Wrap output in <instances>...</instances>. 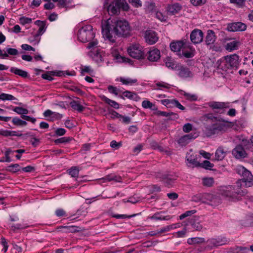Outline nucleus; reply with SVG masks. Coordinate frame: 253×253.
Wrapping results in <instances>:
<instances>
[{
	"instance_id": "f8f14e48",
	"label": "nucleus",
	"mask_w": 253,
	"mask_h": 253,
	"mask_svg": "<svg viewBox=\"0 0 253 253\" xmlns=\"http://www.w3.org/2000/svg\"><path fill=\"white\" fill-rule=\"evenodd\" d=\"M246 29L247 25L241 22L229 23L227 26L228 30L231 32L244 31Z\"/></svg>"
},
{
	"instance_id": "c03bdc74",
	"label": "nucleus",
	"mask_w": 253,
	"mask_h": 253,
	"mask_svg": "<svg viewBox=\"0 0 253 253\" xmlns=\"http://www.w3.org/2000/svg\"><path fill=\"white\" fill-rule=\"evenodd\" d=\"M120 9L122 8L124 11H127L129 9L128 4L126 0H119Z\"/></svg>"
},
{
	"instance_id": "39448f33",
	"label": "nucleus",
	"mask_w": 253,
	"mask_h": 253,
	"mask_svg": "<svg viewBox=\"0 0 253 253\" xmlns=\"http://www.w3.org/2000/svg\"><path fill=\"white\" fill-rule=\"evenodd\" d=\"M209 106L211 108L215 113H224L225 109L229 107V103L211 101L209 103Z\"/></svg>"
},
{
	"instance_id": "bb28decb",
	"label": "nucleus",
	"mask_w": 253,
	"mask_h": 253,
	"mask_svg": "<svg viewBox=\"0 0 253 253\" xmlns=\"http://www.w3.org/2000/svg\"><path fill=\"white\" fill-rule=\"evenodd\" d=\"M10 72L23 78H26L28 77V74L26 71L15 67H11L10 68Z\"/></svg>"
},
{
	"instance_id": "58836bf2",
	"label": "nucleus",
	"mask_w": 253,
	"mask_h": 253,
	"mask_svg": "<svg viewBox=\"0 0 253 253\" xmlns=\"http://www.w3.org/2000/svg\"><path fill=\"white\" fill-rule=\"evenodd\" d=\"M69 174L73 177H78L79 173V169L77 167H73L68 170Z\"/></svg>"
},
{
	"instance_id": "4c0bfd02",
	"label": "nucleus",
	"mask_w": 253,
	"mask_h": 253,
	"mask_svg": "<svg viewBox=\"0 0 253 253\" xmlns=\"http://www.w3.org/2000/svg\"><path fill=\"white\" fill-rule=\"evenodd\" d=\"M149 218L151 219H155V220H169L170 219V217L169 215L166 216H162L160 215V213L157 212L155 213L153 215L149 217Z\"/></svg>"
},
{
	"instance_id": "f257e3e1",
	"label": "nucleus",
	"mask_w": 253,
	"mask_h": 253,
	"mask_svg": "<svg viewBox=\"0 0 253 253\" xmlns=\"http://www.w3.org/2000/svg\"><path fill=\"white\" fill-rule=\"evenodd\" d=\"M106 21L102 24L103 36L112 43L116 42V36L126 37L129 34L130 26L125 20H116L113 22Z\"/></svg>"
},
{
	"instance_id": "13d9d810",
	"label": "nucleus",
	"mask_w": 253,
	"mask_h": 253,
	"mask_svg": "<svg viewBox=\"0 0 253 253\" xmlns=\"http://www.w3.org/2000/svg\"><path fill=\"white\" fill-rule=\"evenodd\" d=\"M55 214L58 217L66 216V213L65 211L61 209L56 210L55 211Z\"/></svg>"
},
{
	"instance_id": "3c124183",
	"label": "nucleus",
	"mask_w": 253,
	"mask_h": 253,
	"mask_svg": "<svg viewBox=\"0 0 253 253\" xmlns=\"http://www.w3.org/2000/svg\"><path fill=\"white\" fill-rule=\"evenodd\" d=\"M156 17L161 21H166L167 19V17L160 11L156 13Z\"/></svg>"
},
{
	"instance_id": "f03ea898",
	"label": "nucleus",
	"mask_w": 253,
	"mask_h": 253,
	"mask_svg": "<svg viewBox=\"0 0 253 253\" xmlns=\"http://www.w3.org/2000/svg\"><path fill=\"white\" fill-rule=\"evenodd\" d=\"M241 181L237 183L236 186H229L221 191V195L228 198L229 200H238L241 196H243L246 194V191L240 188Z\"/></svg>"
},
{
	"instance_id": "9d476101",
	"label": "nucleus",
	"mask_w": 253,
	"mask_h": 253,
	"mask_svg": "<svg viewBox=\"0 0 253 253\" xmlns=\"http://www.w3.org/2000/svg\"><path fill=\"white\" fill-rule=\"evenodd\" d=\"M203 37V32L200 29H195L191 32V42L194 44L201 43Z\"/></svg>"
},
{
	"instance_id": "c9c22d12",
	"label": "nucleus",
	"mask_w": 253,
	"mask_h": 253,
	"mask_svg": "<svg viewBox=\"0 0 253 253\" xmlns=\"http://www.w3.org/2000/svg\"><path fill=\"white\" fill-rule=\"evenodd\" d=\"M6 170L11 172L15 173L20 170V166L18 164H12L8 166Z\"/></svg>"
},
{
	"instance_id": "774afa93",
	"label": "nucleus",
	"mask_w": 253,
	"mask_h": 253,
	"mask_svg": "<svg viewBox=\"0 0 253 253\" xmlns=\"http://www.w3.org/2000/svg\"><path fill=\"white\" fill-rule=\"evenodd\" d=\"M238 253H246L249 251L247 247H239L237 248Z\"/></svg>"
},
{
	"instance_id": "69168bd1",
	"label": "nucleus",
	"mask_w": 253,
	"mask_h": 253,
	"mask_svg": "<svg viewBox=\"0 0 253 253\" xmlns=\"http://www.w3.org/2000/svg\"><path fill=\"white\" fill-rule=\"evenodd\" d=\"M55 7V5L50 2H47L46 3L44 4V8L45 9L50 10L52 9Z\"/></svg>"
},
{
	"instance_id": "6ab92c4d",
	"label": "nucleus",
	"mask_w": 253,
	"mask_h": 253,
	"mask_svg": "<svg viewBox=\"0 0 253 253\" xmlns=\"http://www.w3.org/2000/svg\"><path fill=\"white\" fill-rule=\"evenodd\" d=\"M242 177L243 178L241 180L245 182L246 185L251 186L252 185H253V175L247 169L244 172Z\"/></svg>"
},
{
	"instance_id": "09e8293b",
	"label": "nucleus",
	"mask_w": 253,
	"mask_h": 253,
	"mask_svg": "<svg viewBox=\"0 0 253 253\" xmlns=\"http://www.w3.org/2000/svg\"><path fill=\"white\" fill-rule=\"evenodd\" d=\"M7 54H8V55L9 54L10 55H17L18 54L19 52L18 51L16 48H7L6 49Z\"/></svg>"
},
{
	"instance_id": "393cba45",
	"label": "nucleus",
	"mask_w": 253,
	"mask_h": 253,
	"mask_svg": "<svg viewBox=\"0 0 253 253\" xmlns=\"http://www.w3.org/2000/svg\"><path fill=\"white\" fill-rule=\"evenodd\" d=\"M181 9V6L178 3L169 5L168 7V11L171 14H174L178 13Z\"/></svg>"
},
{
	"instance_id": "412c9836",
	"label": "nucleus",
	"mask_w": 253,
	"mask_h": 253,
	"mask_svg": "<svg viewBox=\"0 0 253 253\" xmlns=\"http://www.w3.org/2000/svg\"><path fill=\"white\" fill-rule=\"evenodd\" d=\"M119 97L123 99H125V97H126L135 101H137L139 99V97L136 93L128 90L124 91L122 95H120Z\"/></svg>"
},
{
	"instance_id": "1a4fd4ad",
	"label": "nucleus",
	"mask_w": 253,
	"mask_h": 253,
	"mask_svg": "<svg viewBox=\"0 0 253 253\" xmlns=\"http://www.w3.org/2000/svg\"><path fill=\"white\" fill-rule=\"evenodd\" d=\"M107 4H105L104 6L106 7L107 11L110 15L118 14L120 13L119 0H113L108 5Z\"/></svg>"
},
{
	"instance_id": "4d7b16f0",
	"label": "nucleus",
	"mask_w": 253,
	"mask_h": 253,
	"mask_svg": "<svg viewBox=\"0 0 253 253\" xmlns=\"http://www.w3.org/2000/svg\"><path fill=\"white\" fill-rule=\"evenodd\" d=\"M246 170V169L242 166H239L236 169V172L242 176Z\"/></svg>"
},
{
	"instance_id": "a211bd4d",
	"label": "nucleus",
	"mask_w": 253,
	"mask_h": 253,
	"mask_svg": "<svg viewBox=\"0 0 253 253\" xmlns=\"http://www.w3.org/2000/svg\"><path fill=\"white\" fill-rule=\"evenodd\" d=\"M216 37L215 33L211 30L207 31L205 38V42L207 45H212L216 40Z\"/></svg>"
},
{
	"instance_id": "ddd939ff",
	"label": "nucleus",
	"mask_w": 253,
	"mask_h": 253,
	"mask_svg": "<svg viewBox=\"0 0 253 253\" xmlns=\"http://www.w3.org/2000/svg\"><path fill=\"white\" fill-rule=\"evenodd\" d=\"M127 52L129 55L134 58L140 59L144 58L143 52L135 46H129L127 49Z\"/></svg>"
},
{
	"instance_id": "e433bc0d",
	"label": "nucleus",
	"mask_w": 253,
	"mask_h": 253,
	"mask_svg": "<svg viewBox=\"0 0 253 253\" xmlns=\"http://www.w3.org/2000/svg\"><path fill=\"white\" fill-rule=\"evenodd\" d=\"M0 100H2L3 101L14 100H17V99L11 94L2 93L0 94Z\"/></svg>"
},
{
	"instance_id": "7c9ffc66",
	"label": "nucleus",
	"mask_w": 253,
	"mask_h": 253,
	"mask_svg": "<svg viewBox=\"0 0 253 253\" xmlns=\"http://www.w3.org/2000/svg\"><path fill=\"white\" fill-rule=\"evenodd\" d=\"M183 225L184 226L183 229L182 230L176 232V234L178 237L182 238L185 237L186 234L188 231V229L187 228V226H188L189 221H188L187 222H183Z\"/></svg>"
},
{
	"instance_id": "49530a36",
	"label": "nucleus",
	"mask_w": 253,
	"mask_h": 253,
	"mask_svg": "<svg viewBox=\"0 0 253 253\" xmlns=\"http://www.w3.org/2000/svg\"><path fill=\"white\" fill-rule=\"evenodd\" d=\"M20 23L23 25L26 24H29L32 22V19L28 17L23 16L19 18Z\"/></svg>"
},
{
	"instance_id": "423d86ee",
	"label": "nucleus",
	"mask_w": 253,
	"mask_h": 253,
	"mask_svg": "<svg viewBox=\"0 0 253 253\" xmlns=\"http://www.w3.org/2000/svg\"><path fill=\"white\" fill-rule=\"evenodd\" d=\"M239 56L236 54L227 55L224 57V61H223V63L225 64L227 69L237 68L239 64Z\"/></svg>"
},
{
	"instance_id": "72a5a7b5",
	"label": "nucleus",
	"mask_w": 253,
	"mask_h": 253,
	"mask_svg": "<svg viewBox=\"0 0 253 253\" xmlns=\"http://www.w3.org/2000/svg\"><path fill=\"white\" fill-rule=\"evenodd\" d=\"M199 166L201 168L210 170L211 169V168L214 167V165L212 163L207 160L204 161L202 163H199Z\"/></svg>"
},
{
	"instance_id": "20e7f679",
	"label": "nucleus",
	"mask_w": 253,
	"mask_h": 253,
	"mask_svg": "<svg viewBox=\"0 0 253 253\" xmlns=\"http://www.w3.org/2000/svg\"><path fill=\"white\" fill-rule=\"evenodd\" d=\"M94 37L95 33L93 31V28L91 25H85L78 31V39L82 42H89L93 40Z\"/></svg>"
},
{
	"instance_id": "473e14b6",
	"label": "nucleus",
	"mask_w": 253,
	"mask_h": 253,
	"mask_svg": "<svg viewBox=\"0 0 253 253\" xmlns=\"http://www.w3.org/2000/svg\"><path fill=\"white\" fill-rule=\"evenodd\" d=\"M166 66L172 69L176 67L173 60L170 57H167L164 60Z\"/></svg>"
},
{
	"instance_id": "bf43d9fd",
	"label": "nucleus",
	"mask_w": 253,
	"mask_h": 253,
	"mask_svg": "<svg viewBox=\"0 0 253 253\" xmlns=\"http://www.w3.org/2000/svg\"><path fill=\"white\" fill-rule=\"evenodd\" d=\"M200 154L202 155L204 158L208 160L211 159V156L212 154L209 152H207L204 150H201L200 152Z\"/></svg>"
},
{
	"instance_id": "f3484780",
	"label": "nucleus",
	"mask_w": 253,
	"mask_h": 253,
	"mask_svg": "<svg viewBox=\"0 0 253 253\" xmlns=\"http://www.w3.org/2000/svg\"><path fill=\"white\" fill-rule=\"evenodd\" d=\"M201 222V220L199 216L196 215L191 216V229L196 231H200L203 228Z\"/></svg>"
},
{
	"instance_id": "864d4df0",
	"label": "nucleus",
	"mask_w": 253,
	"mask_h": 253,
	"mask_svg": "<svg viewBox=\"0 0 253 253\" xmlns=\"http://www.w3.org/2000/svg\"><path fill=\"white\" fill-rule=\"evenodd\" d=\"M206 0H191V3L194 6L202 5L205 3Z\"/></svg>"
},
{
	"instance_id": "9b49d317",
	"label": "nucleus",
	"mask_w": 253,
	"mask_h": 253,
	"mask_svg": "<svg viewBox=\"0 0 253 253\" xmlns=\"http://www.w3.org/2000/svg\"><path fill=\"white\" fill-rule=\"evenodd\" d=\"M144 38L146 42L150 45L155 43L159 39L157 33L150 30L145 31Z\"/></svg>"
},
{
	"instance_id": "aec40b11",
	"label": "nucleus",
	"mask_w": 253,
	"mask_h": 253,
	"mask_svg": "<svg viewBox=\"0 0 253 253\" xmlns=\"http://www.w3.org/2000/svg\"><path fill=\"white\" fill-rule=\"evenodd\" d=\"M227 240L225 238L218 237L216 239H211L208 241L210 245L217 247L222 246L226 244Z\"/></svg>"
},
{
	"instance_id": "6e6d98bb",
	"label": "nucleus",
	"mask_w": 253,
	"mask_h": 253,
	"mask_svg": "<svg viewBox=\"0 0 253 253\" xmlns=\"http://www.w3.org/2000/svg\"><path fill=\"white\" fill-rule=\"evenodd\" d=\"M171 104L180 110H183L184 109V107L176 100H171Z\"/></svg>"
},
{
	"instance_id": "8fccbe9b",
	"label": "nucleus",
	"mask_w": 253,
	"mask_h": 253,
	"mask_svg": "<svg viewBox=\"0 0 253 253\" xmlns=\"http://www.w3.org/2000/svg\"><path fill=\"white\" fill-rule=\"evenodd\" d=\"M108 89L109 91L115 95H117L121 91L118 89L116 87H114L112 85H109L108 86Z\"/></svg>"
},
{
	"instance_id": "2f4dec72",
	"label": "nucleus",
	"mask_w": 253,
	"mask_h": 253,
	"mask_svg": "<svg viewBox=\"0 0 253 253\" xmlns=\"http://www.w3.org/2000/svg\"><path fill=\"white\" fill-rule=\"evenodd\" d=\"M71 107L80 112L83 111L84 107L81 105L78 101L73 100L70 102Z\"/></svg>"
},
{
	"instance_id": "a878e982",
	"label": "nucleus",
	"mask_w": 253,
	"mask_h": 253,
	"mask_svg": "<svg viewBox=\"0 0 253 253\" xmlns=\"http://www.w3.org/2000/svg\"><path fill=\"white\" fill-rule=\"evenodd\" d=\"M101 99L104 101L106 103L110 105L111 107L115 109L119 108V104L116 101L110 99L105 95H102L100 96Z\"/></svg>"
},
{
	"instance_id": "4be33fe9",
	"label": "nucleus",
	"mask_w": 253,
	"mask_h": 253,
	"mask_svg": "<svg viewBox=\"0 0 253 253\" xmlns=\"http://www.w3.org/2000/svg\"><path fill=\"white\" fill-rule=\"evenodd\" d=\"M176 179V176L172 174H167L164 176L163 181L167 186H172L175 180Z\"/></svg>"
},
{
	"instance_id": "0e129e2a",
	"label": "nucleus",
	"mask_w": 253,
	"mask_h": 253,
	"mask_svg": "<svg viewBox=\"0 0 253 253\" xmlns=\"http://www.w3.org/2000/svg\"><path fill=\"white\" fill-rule=\"evenodd\" d=\"M152 103L148 100H144L142 103V106L143 108L148 109L152 107Z\"/></svg>"
},
{
	"instance_id": "5701e85b",
	"label": "nucleus",
	"mask_w": 253,
	"mask_h": 253,
	"mask_svg": "<svg viewBox=\"0 0 253 253\" xmlns=\"http://www.w3.org/2000/svg\"><path fill=\"white\" fill-rule=\"evenodd\" d=\"M35 23L39 27L37 33L35 35V37H37L41 35L45 32L46 22L45 21L37 20Z\"/></svg>"
},
{
	"instance_id": "a19ab883",
	"label": "nucleus",
	"mask_w": 253,
	"mask_h": 253,
	"mask_svg": "<svg viewBox=\"0 0 253 253\" xmlns=\"http://www.w3.org/2000/svg\"><path fill=\"white\" fill-rule=\"evenodd\" d=\"M12 123L16 126H25L27 123L26 121H23L17 117L13 118L12 119Z\"/></svg>"
},
{
	"instance_id": "052dcab7",
	"label": "nucleus",
	"mask_w": 253,
	"mask_h": 253,
	"mask_svg": "<svg viewBox=\"0 0 253 253\" xmlns=\"http://www.w3.org/2000/svg\"><path fill=\"white\" fill-rule=\"evenodd\" d=\"M120 120H122V122L126 124H128L130 123L131 121V118L127 116H124L122 115V117H120L119 118Z\"/></svg>"
},
{
	"instance_id": "cd10ccee",
	"label": "nucleus",
	"mask_w": 253,
	"mask_h": 253,
	"mask_svg": "<svg viewBox=\"0 0 253 253\" xmlns=\"http://www.w3.org/2000/svg\"><path fill=\"white\" fill-rule=\"evenodd\" d=\"M240 45V42L237 41H233L228 42L226 45V49L229 51L237 49Z\"/></svg>"
},
{
	"instance_id": "37998d69",
	"label": "nucleus",
	"mask_w": 253,
	"mask_h": 253,
	"mask_svg": "<svg viewBox=\"0 0 253 253\" xmlns=\"http://www.w3.org/2000/svg\"><path fill=\"white\" fill-rule=\"evenodd\" d=\"M205 242V239L203 238L193 237L191 238V245L192 244H200Z\"/></svg>"
},
{
	"instance_id": "4468645a",
	"label": "nucleus",
	"mask_w": 253,
	"mask_h": 253,
	"mask_svg": "<svg viewBox=\"0 0 253 253\" xmlns=\"http://www.w3.org/2000/svg\"><path fill=\"white\" fill-rule=\"evenodd\" d=\"M80 228L76 226H60L55 229L57 232H61L64 233H76L80 231Z\"/></svg>"
},
{
	"instance_id": "338daca9",
	"label": "nucleus",
	"mask_w": 253,
	"mask_h": 253,
	"mask_svg": "<svg viewBox=\"0 0 253 253\" xmlns=\"http://www.w3.org/2000/svg\"><path fill=\"white\" fill-rule=\"evenodd\" d=\"M178 118V115L173 112H169V115L168 117V120H175L177 119Z\"/></svg>"
},
{
	"instance_id": "e2e57ef3",
	"label": "nucleus",
	"mask_w": 253,
	"mask_h": 253,
	"mask_svg": "<svg viewBox=\"0 0 253 253\" xmlns=\"http://www.w3.org/2000/svg\"><path fill=\"white\" fill-rule=\"evenodd\" d=\"M230 1L234 4H236L239 6H242L245 4V0H230Z\"/></svg>"
},
{
	"instance_id": "2eb2a0df",
	"label": "nucleus",
	"mask_w": 253,
	"mask_h": 253,
	"mask_svg": "<svg viewBox=\"0 0 253 253\" xmlns=\"http://www.w3.org/2000/svg\"><path fill=\"white\" fill-rule=\"evenodd\" d=\"M232 154L237 159L244 158L247 154L241 144L238 145L232 151Z\"/></svg>"
},
{
	"instance_id": "680f3d73",
	"label": "nucleus",
	"mask_w": 253,
	"mask_h": 253,
	"mask_svg": "<svg viewBox=\"0 0 253 253\" xmlns=\"http://www.w3.org/2000/svg\"><path fill=\"white\" fill-rule=\"evenodd\" d=\"M97 43H98V42H97V40L96 39H93L91 41H89V42L88 43L87 47L88 49L93 48L94 47L96 46Z\"/></svg>"
},
{
	"instance_id": "b1692460",
	"label": "nucleus",
	"mask_w": 253,
	"mask_h": 253,
	"mask_svg": "<svg viewBox=\"0 0 253 253\" xmlns=\"http://www.w3.org/2000/svg\"><path fill=\"white\" fill-rule=\"evenodd\" d=\"M226 156V152L221 147H219L215 151V158L211 159L212 161H221Z\"/></svg>"
},
{
	"instance_id": "603ef678",
	"label": "nucleus",
	"mask_w": 253,
	"mask_h": 253,
	"mask_svg": "<svg viewBox=\"0 0 253 253\" xmlns=\"http://www.w3.org/2000/svg\"><path fill=\"white\" fill-rule=\"evenodd\" d=\"M52 75L51 74V71L50 72H46V73L43 74L42 75V77L45 80H48L49 81H51L53 80V78H52Z\"/></svg>"
},
{
	"instance_id": "c85d7f7f",
	"label": "nucleus",
	"mask_w": 253,
	"mask_h": 253,
	"mask_svg": "<svg viewBox=\"0 0 253 253\" xmlns=\"http://www.w3.org/2000/svg\"><path fill=\"white\" fill-rule=\"evenodd\" d=\"M179 70V75L180 77L182 78H187L189 77L190 71L188 68L184 67L183 66H180Z\"/></svg>"
},
{
	"instance_id": "ea45409f",
	"label": "nucleus",
	"mask_w": 253,
	"mask_h": 253,
	"mask_svg": "<svg viewBox=\"0 0 253 253\" xmlns=\"http://www.w3.org/2000/svg\"><path fill=\"white\" fill-rule=\"evenodd\" d=\"M13 111L17 113L18 114L21 115L22 116L24 115L25 114H27L29 112L27 109H25L20 107H15L13 109Z\"/></svg>"
},
{
	"instance_id": "7ed1b4c3",
	"label": "nucleus",
	"mask_w": 253,
	"mask_h": 253,
	"mask_svg": "<svg viewBox=\"0 0 253 253\" xmlns=\"http://www.w3.org/2000/svg\"><path fill=\"white\" fill-rule=\"evenodd\" d=\"M189 45L187 41H178L171 42L170 44L171 50L174 52H177L179 57L190 58V51L186 50L189 48Z\"/></svg>"
},
{
	"instance_id": "79ce46f5",
	"label": "nucleus",
	"mask_w": 253,
	"mask_h": 253,
	"mask_svg": "<svg viewBox=\"0 0 253 253\" xmlns=\"http://www.w3.org/2000/svg\"><path fill=\"white\" fill-rule=\"evenodd\" d=\"M191 201L195 203H203V194L198 193L194 195Z\"/></svg>"
},
{
	"instance_id": "dca6fc26",
	"label": "nucleus",
	"mask_w": 253,
	"mask_h": 253,
	"mask_svg": "<svg viewBox=\"0 0 253 253\" xmlns=\"http://www.w3.org/2000/svg\"><path fill=\"white\" fill-rule=\"evenodd\" d=\"M147 54V59L151 62H157L161 57L160 51L157 48L150 49Z\"/></svg>"
},
{
	"instance_id": "f704fd0d",
	"label": "nucleus",
	"mask_w": 253,
	"mask_h": 253,
	"mask_svg": "<svg viewBox=\"0 0 253 253\" xmlns=\"http://www.w3.org/2000/svg\"><path fill=\"white\" fill-rule=\"evenodd\" d=\"M120 81L122 83L124 84L128 85L130 84L132 85L133 84H135L137 83V80L136 79H131L130 78H127L125 79L124 78L121 77L120 78Z\"/></svg>"
},
{
	"instance_id": "a18cd8bd",
	"label": "nucleus",
	"mask_w": 253,
	"mask_h": 253,
	"mask_svg": "<svg viewBox=\"0 0 253 253\" xmlns=\"http://www.w3.org/2000/svg\"><path fill=\"white\" fill-rule=\"evenodd\" d=\"M73 140H74V139L72 137H64L55 140L54 142H69Z\"/></svg>"
},
{
	"instance_id": "c756f323",
	"label": "nucleus",
	"mask_w": 253,
	"mask_h": 253,
	"mask_svg": "<svg viewBox=\"0 0 253 253\" xmlns=\"http://www.w3.org/2000/svg\"><path fill=\"white\" fill-rule=\"evenodd\" d=\"M202 184L206 187H212L214 183L212 177H204L202 179Z\"/></svg>"
},
{
	"instance_id": "6e6552de",
	"label": "nucleus",
	"mask_w": 253,
	"mask_h": 253,
	"mask_svg": "<svg viewBox=\"0 0 253 253\" xmlns=\"http://www.w3.org/2000/svg\"><path fill=\"white\" fill-rule=\"evenodd\" d=\"M227 126L225 124L216 123L212 124L211 126H208L207 129L209 131L210 134H214L220 132H224L227 130Z\"/></svg>"
},
{
	"instance_id": "de8ad7c7",
	"label": "nucleus",
	"mask_w": 253,
	"mask_h": 253,
	"mask_svg": "<svg viewBox=\"0 0 253 253\" xmlns=\"http://www.w3.org/2000/svg\"><path fill=\"white\" fill-rule=\"evenodd\" d=\"M66 130L63 128H58L55 131L53 136H62L66 133Z\"/></svg>"
},
{
	"instance_id": "5fc2aeb1",
	"label": "nucleus",
	"mask_w": 253,
	"mask_h": 253,
	"mask_svg": "<svg viewBox=\"0 0 253 253\" xmlns=\"http://www.w3.org/2000/svg\"><path fill=\"white\" fill-rule=\"evenodd\" d=\"M129 2L135 7L141 6L142 3L140 0H128Z\"/></svg>"
},
{
	"instance_id": "0eeeda50",
	"label": "nucleus",
	"mask_w": 253,
	"mask_h": 253,
	"mask_svg": "<svg viewBox=\"0 0 253 253\" xmlns=\"http://www.w3.org/2000/svg\"><path fill=\"white\" fill-rule=\"evenodd\" d=\"M203 203L216 206L221 203L218 197L210 193L203 194Z\"/></svg>"
}]
</instances>
